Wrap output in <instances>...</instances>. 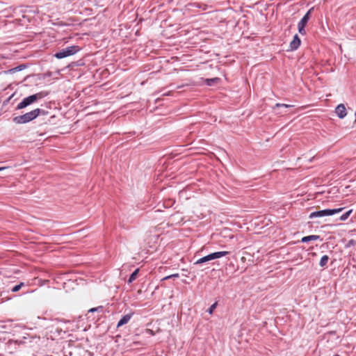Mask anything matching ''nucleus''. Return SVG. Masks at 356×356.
<instances>
[{"label": "nucleus", "instance_id": "ddd939ff", "mask_svg": "<svg viewBox=\"0 0 356 356\" xmlns=\"http://www.w3.org/2000/svg\"><path fill=\"white\" fill-rule=\"evenodd\" d=\"M138 269H136L130 275L129 278V283H131L134 280H136V276L138 275Z\"/></svg>", "mask_w": 356, "mask_h": 356}, {"label": "nucleus", "instance_id": "f8f14e48", "mask_svg": "<svg viewBox=\"0 0 356 356\" xmlns=\"http://www.w3.org/2000/svg\"><path fill=\"white\" fill-rule=\"evenodd\" d=\"M220 81L219 78H213V79H207L206 80L207 85L208 86H212L214 83H218Z\"/></svg>", "mask_w": 356, "mask_h": 356}, {"label": "nucleus", "instance_id": "412c9836", "mask_svg": "<svg viewBox=\"0 0 356 356\" xmlns=\"http://www.w3.org/2000/svg\"><path fill=\"white\" fill-rule=\"evenodd\" d=\"M179 277V274L175 273V274H172V275L165 277L164 278H163V280H166L168 279L175 278V277Z\"/></svg>", "mask_w": 356, "mask_h": 356}, {"label": "nucleus", "instance_id": "2eb2a0df", "mask_svg": "<svg viewBox=\"0 0 356 356\" xmlns=\"http://www.w3.org/2000/svg\"><path fill=\"white\" fill-rule=\"evenodd\" d=\"M103 311V307L102 306H99V307H93V308H91L88 310V313H93V312H102Z\"/></svg>", "mask_w": 356, "mask_h": 356}, {"label": "nucleus", "instance_id": "20e7f679", "mask_svg": "<svg viewBox=\"0 0 356 356\" xmlns=\"http://www.w3.org/2000/svg\"><path fill=\"white\" fill-rule=\"evenodd\" d=\"M79 50V47L76 45L67 47L56 52L54 56L58 59H62L67 56L75 54Z\"/></svg>", "mask_w": 356, "mask_h": 356}, {"label": "nucleus", "instance_id": "39448f33", "mask_svg": "<svg viewBox=\"0 0 356 356\" xmlns=\"http://www.w3.org/2000/svg\"><path fill=\"white\" fill-rule=\"evenodd\" d=\"M227 254H229V252H227V251H220V252H213V253H211L207 256H204V257L199 259L194 263V264L195 265L201 264L204 262H207V261H211V260H213L216 259L220 258V257L226 256Z\"/></svg>", "mask_w": 356, "mask_h": 356}, {"label": "nucleus", "instance_id": "f03ea898", "mask_svg": "<svg viewBox=\"0 0 356 356\" xmlns=\"http://www.w3.org/2000/svg\"><path fill=\"white\" fill-rule=\"evenodd\" d=\"M42 111L40 108H35L24 115L15 117L13 120L16 124H26L35 119Z\"/></svg>", "mask_w": 356, "mask_h": 356}, {"label": "nucleus", "instance_id": "1a4fd4ad", "mask_svg": "<svg viewBox=\"0 0 356 356\" xmlns=\"http://www.w3.org/2000/svg\"><path fill=\"white\" fill-rule=\"evenodd\" d=\"M312 9L309 10L306 14L302 17V18L300 19V21L298 22V25L304 26H305L310 18V13H311Z\"/></svg>", "mask_w": 356, "mask_h": 356}, {"label": "nucleus", "instance_id": "6e6552de", "mask_svg": "<svg viewBox=\"0 0 356 356\" xmlns=\"http://www.w3.org/2000/svg\"><path fill=\"white\" fill-rule=\"evenodd\" d=\"M133 314H134L133 313H129V314H127L124 315L118 321V323L117 324V327H121V326L127 324L130 321L131 317L133 316Z\"/></svg>", "mask_w": 356, "mask_h": 356}, {"label": "nucleus", "instance_id": "9b49d317", "mask_svg": "<svg viewBox=\"0 0 356 356\" xmlns=\"http://www.w3.org/2000/svg\"><path fill=\"white\" fill-rule=\"evenodd\" d=\"M328 260H329V257L327 255H323L321 260H320V262H319V265L321 267H325L327 262H328Z\"/></svg>", "mask_w": 356, "mask_h": 356}, {"label": "nucleus", "instance_id": "a211bd4d", "mask_svg": "<svg viewBox=\"0 0 356 356\" xmlns=\"http://www.w3.org/2000/svg\"><path fill=\"white\" fill-rule=\"evenodd\" d=\"M217 305H218L217 302H214L213 304H212V305L210 306V307L209 308V309H208V312H209L210 314H211L213 312L214 309L216 308Z\"/></svg>", "mask_w": 356, "mask_h": 356}, {"label": "nucleus", "instance_id": "4be33fe9", "mask_svg": "<svg viewBox=\"0 0 356 356\" xmlns=\"http://www.w3.org/2000/svg\"><path fill=\"white\" fill-rule=\"evenodd\" d=\"M355 244V241L354 240H350L349 241V245H354Z\"/></svg>", "mask_w": 356, "mask_h": 356}, {"label": "nucleus", "instance_id": "9d476101", "mask_svg": "<svg viewBox=\"0 0 356 356\" xmlns=\"http://www.w3.org/2000/svg\"><path fill=\"white\" fill-rule=\"evenodd\" d=\"M320 239V236L318 235H309L307 236H304L301 238V242L307 243L312 241H316Z\"/></svg>", "mask_w": 356, "mask_h": 356}, {"label": "nucleus", "instance_id": "423d86ee", "mask_svg": "<svg viewBox=\"0 0 356 356\" xmlns=\"http://www.w3.org/2000/svg\"><path fill=\"white\" fill-rule=\"evenodd\" d=\"M335 113L338 116L339 118H340V119L344 118L347 115L346 108L345 107V105L343 104H339L335 108Z\"/></svg>", "mask_w": 356, "mask_h": 356}, {"label": "nucleus", "instance_id": "5701e85b", "mask_svg": "<svg viewBox=\"0 0 356 356\" xmlns=\"http://www.w3.org/2000/svg\"><path fill=\"white\" fill-rule=\"evenodd\" d=\"M6 168L3 167V168H0V171L5 169Z\"/></svg>", "mask_w": 356, "mask_h": 356}, {"label": "nucleus", "instance_id": "dca6fc26", "mask_svg": "<svg viewBox=\"0 0 356 356\" xmlns=\"http://www.w3.org/2000/svg\"><path fill=\"white\" fill-rule=\"evenodd\" d=\"M24 67H24V65H19V66H18V67H14V68H13V69H11V70H9V72H10V73H14V72H15L21 71V70H23Z\"/></svg>", "mask_w": 356, "mask_h": 356}, {"label": "nucleus", "instance_id": "f257e3e1", "mask_svg": "<svg viewBox=\"0 0 356 356\" xmlns=\"http://www.w3.org/2000/svg\"><path fill=\"white\" fill-rule=\"evenodd\" d=\"M49 95V92L47 91H41L38 93L30 95L27 97L23 99V100L19 103L17 106V109H22L26 108V106L32 104L36 101L41 99Z\"/></svg>", "mask_w": 356, "mask_h": 356}, {"label": "nucleus", "instance_id": "f3484780", "mask_svg": "<svg viewBox=\"0 0 356 356\" xmlns=\"http://www.w3.org/2000/svg\"><path fill=\"white\" fill-rule=\"evenodd\" d=\"M24 286V283L23 282H21L19 283V284H17L16 286H15L14 287L12 288L11 291L13 292H17L18 291L20 290V289L22 288V286Z\"/></svg>", "mask_w": 356, "mask_h": 356}, {"label": "nucleus", "instance_id": "7ed1b4c3", "mask_svg": "<svg viewBox=\"0 0 356 356\" xmlns=\"http://www.w3.org/2000/svg\"><path fill=\"white\" fill-rule=\"evenodd\" d=\"M343 210V208L341 207V208L333 209H323V210H321V211H314V212L311 213L309 216V218L310 219H312V218H322L324 216H332L334 214L341 212Z\"/></svg>", "mask_w": 356, "mask_h": 356}, {"label": "nucleus", "instance_id": "b1692460", "mask_svg": "<svg viewBox=\"0 0 356 356\" xmlns=\"http://www.w3.org/2000/svg\"><path fill=\"white\" fill-rule=\"evenodd\" d=\"M334 356H339V355H334Z\"/></svg>", "mask_w": 356, "mask_h": 356}, {"label": "nucleus", "instance_id": "aec40b11", "mask_svg": "<svg viewBox=\"0 0 356 356\" xmlns=\"http://www.w3.org/2000/svg\"><path fill=\"white\" fill-rule=\"evenodd\" d=\"M305 26H301V25H298V31H299V33L301 35H305L306 34V31L305 30Z\"/></svg>", "mask_w": 356, "mask_h": 356}, {"label": "nucleus", "instance_id": "6ab92c4d", "mask_svg": "<svg viewBox=\"0 0 356 356\" xmlns=\"http://www.w3.org/2000/svg\"><path fill=\"white\" fill-rule=\"evenodd\" d=\"M292 106L291 105H289V104H280V103H277L275 104V106H274V109L276 108H280V107H283V108H289V107H291Z\"/></svg>", "mask_w": 356, "mask_h": 356}, {"label": "nucleus", "instance_id": "4468645a", "mask_svg": "<svg viewBox=\"0 0 356 356\" xmlns=\"http://www.w3.org/2000/svg\"><path fill=\"white\" fill-rule=\"evenodd\" d=\"M352 213V210H348L347 211L346 213H344L343 214H342L339 219L342 221H344L346 220V219H348V218L350 216V213Z\"/></svg>", "mask_w": 356, "mask_h": 356}, {"label": "nucleus", "instance_id": "0eeeda50", "mask_svg": "<svg viewBox=\"0 0 356 356\" xmlns=\"http://www.w3.org/2000/svg\"><path fill=\"white\" fill-rule=\"evenodd\" d=\"M301 41L300 38L297 34H296L293 37V40L290 42V48L291 50L294 51L296 50L300 45Z\"/></svg>", "mask_w": 356, "mask_h": 356}]
</instances>
